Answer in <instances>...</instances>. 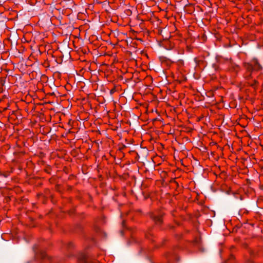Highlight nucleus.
I'll return each mask as SVG.
<instances>
[{
	"label": "nucleus",
	"mask_w": 263,
	"mask_h": 263,
	"mask_svg": "<svg viewBox=\"0 0 263 263\" xmlns=\"http://www.w3.org/2000/svg\"><path fill=\"white\" fill-rule=\"evenodd\" d=\"M160 60L161 63V64L163 66H166L167 67H170L172 65V64L174 63V61L169 59L166 57H162L160 58Z\"/></svg>",
	"instance_id": "nucleus-3"
},
{
	"label": "nucleus",
	"mask_w": 263,
	"mask_h": 263,
	"mask_svg": "<svg viewBox=\"0 0 263 263\" xmlns=\"http://www.w3.org/2000/svg\"><path fill=\"white\" fill-rule=\"evenodd\" d=\"M113 92H114V90H111L110 91V93H113Z\"/></svg>",
	"instance_id": "nucleus-6"
},
{
	"label": "nucleus",
	"mask_w": 263,
	"mask_h": 263,
	"mask_svg": "<svg viewBox=\"0 0 263 263\" xmlns=\"http://www.w3.org/2000/svg\"><path fill=\"white\" fill-rule=\"evenodd\" d=\"M151 218L158 226L161 225L163 222V215L162 214H156L152 213L151 214Z\"/></svg>",
	"instance_id": "nucleus-2"
},
{
	"label": "nucleus",
	"mask_w": 263,
	"mask_h": 263,
	"mask_svg": "<svg viewBox=\"0 0 263 263\" xmlns=\"http://www.w3.org/2000/svg\"><path fill=\"white\" fill-rule=\"evenodd\" d=\"M243 67L245 70L249 72V74L247 76L248 80H250L252 77V72L253 70L260 71L262 70V66L259 63L258 60L256 59H253L250 62H244Z\"/></svg>",
	"instance_id": "nucleus-1"
},
{
	"label": "nucleus",
	"mask_w": 263,
	"mask_h": 263,
	"mask_svg": "<svg viewBox=\"0 0 263 263\" xmlns=\"http://www.w3.org/2000/svg\"><path fill=\"white\" fill-rule=\"evenodd\" d=\"M42 257H43V258H44L45 257V255H43Z\"/></svg>",
	"instance_id": "nucleus-7"
},
{
	"label": "nucleus",
	"mask_w": 263,
	"mask_h": 263,
	"mask_svg": "<svg viewBox=\"0 0 263 263\" xmlns=\"http://www.w3.org/2000/svg\"><path fill=\"white\" fill-rule=\"evenodd\" d=\"M248 84H249L250 86H251V87H252L254 88H256V87H257L259 84L258 81L255 79L250 80V81H249Z\"/></svg>",
	"instance_id": "nucleus-4"
},
{
	"label": "nucleus",
	"mask_w": 263,
	"mask_h": 263,
	"mask_svg": "<svg viewBox=\"0 0 263 263\" xmlns=\"http://www.w3.org/2000/svg\"><path fill=\"white\" fill-rule=\"evenodd\" d=\"M178 62H179L180 64H181L183 63V61L182 60H179Z\"/></svg>",
	"instance_id": "nucleus-5"
}]
</instances>
